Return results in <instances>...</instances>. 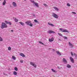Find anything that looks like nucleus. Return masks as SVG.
<instances>
[{"instance_id":"nucleus-39","label":"nucleus","mask_w":77,"mask_h":77,"mask_svg":"<svg viewBox=\"0 0 77 77\" xmlns=\"http://www.w3.org/2000/svg\"><path fill=\"white\" fill-rule=\"evenodd\" d=\"M57 68L58 69H60V67H59V66H57Z\"/></svg>"},{"instance_id":"nucleus-9","label":"nucleus","mask_w":77,"mask_h":77,"mask_svg":"<svg viewBox=\"0 0 77 77\" xmlns=\"http://www.w3.org/2000/svg\"><path fill=\"white\" fill-rule=\"evenodd\" d=\"M31 21L30 20L28 21L25 22L26 24L28 26L29 25V23H31Z\"/></svg>"},{"instance_id":"nucleus-31","label":"nucleus","mask_w":77,"mask_h":77,"mask_svg":"<svg viewBox=\"0 0 77 77\" xmlns=\"http://www.w3.org/2000/svg\"><path fill=\"white\" fill-rule=\"evenodd\" d=\"M8 50H11V48L10 47H9L8 48Z\"/></svg>"},{"instance_id":"nucleus-6","label":"nucleus","mask_w":77,"mask_h":77,"mask_svg":"<svg viewBox=\"0 0 77 77\" xmlns=\"http://www.w3.org/2000/svg\"><path fill=\"white\" fill-rule=\"evenodd\" d=\"M48 33L50 34L51 33H55V32L53 31L49 30L48 31Z\"/></svg>"},{"instance_id":"nucleus-35","label":"nucleus","mask_w":77,"mask_h":77,"mask_svg":"<svg viewBox=\"0 0 77 77\" xmlns=\"http://www.w3.org/2000/svg\"><path fill=\"white\" fill-rule=\"evenodd\" d=\"M71 54L72 55V56H73V53H72V52H71Z\"/></svg>"},{"instance_id":"nucleus-40","label":"nucleus","mask_w":77,"mask_h":77,"mask_svg":"<svg viewBox=\"0 0 77 77\" xmlns=\"http://www.w3.org/2000/svg\"><path fill=\"white\" fill-rule=\"evenodd\" d=\"M11 31L12 32H14V31H13V30H11Z\"/></svg>"},{"instance_id":"nucleus-16","label":"nucleus","mask_w":77,"mask_h":77,"mask_svg":"<svg viewBox=\"0 0 77 77\" xmlns=\"http://www.w3.org/2000/svg\"><path fill=\"white\" fill-rule=\"evenodd\" d=\"M48 24H49V25L52 26V27H54V25L52 23H50L49 22H48Z\"/></svg>"},{"instance_id":"nucleus-5","label":"nucleus","mask_w":77,"mask_h":77,"mask_svg":"<svg viewBox=\"0 0 77 77\" xmlns=\"http://www.w3.org/2000/svg\"><path fill=\"white\" fill-rule=\"evenodd\" d=\"M30 65H31L33 66H34L35 68H36V64H35L33 63L32 62H30Z\"/></svg>"},{"instance_id":"nucleus-2","label":"nucleus","mask_w":77,"mask_h":77,"mask_svg":"<svg viewBox=\"0 0 77 77\" xmlns=\"http://www.w3.org/2000/svg\"><path fill=\"white\" fill-rule=\"evenodd\" d=\"M31 2L33 3L34 6H36L37 8H39V5H38V4L36 2H35L34 0H31Z\"/></svg>"},{"instance_id":"nucleus-26","label":"nucleus","mask_w":77,"mask_h":77,"mask_svg":"<svg viewBox=\"0 0 77 77\" xmlns=\"http://www.w3.org/2000/svg\"><path fill=\"white\" fill-rule=\"evenodd\" d=\"M51 70L53 72H56V70H55L53 69H52Z\"/></svg>"},{"instance_id":"nucleus-34","label":"nucleus","mask_w":77,"mask_h":77,"mask_svg":"<svg viewBox=\"0 0 77 77\" xmlns=\"http://www.w3.org/2000/svg\"><path fill=\"white\" fill-rule=\"evenodd\" d=\"M64 39H68V38H67L66 36H64Z\"/></svg>"},{"instance_id":"nucleus-3","label":"nucleus","mask_w":77,"mask_h":77,"mask_svg":"<svg viewBox=\"0 0 77 77\" xmlns=\"http://www.w3.org/2000/svg\"><path fill=\"white\" fill-rule=\"evenodd\" d=\"M60 30H61L62 32H67L69 33L68 31L67 30V29H63L60 28Z\"/></svg>"},{"instance_id":"nucleus-19","label":"nucleus","mask_w":77,"mask_h":77,"mask_svg":"<svg viewBox=\"0 0 77 77\" xmlns=\"http://www.w3.org/2000/svg\"><path fill=\"white\" fill-rule=\"evenodd\" d=\"M54 8L55 9L56 11H59V9H58V8H57V7H54Z\"/></svg>"},{"instance_id":"nucleus-8","label":"nucleus","mask_w":77,"mask_h":77,"mask_svg":"<svg viewBox=\"0 0 77 77\" xmlns=\"http://www.w3.org/2000/svg\"><path fill=\"white\" fill-rule=\"evenodd\" d=\"M63 62L65 64L67 63V61H66V60L65 58H63Z\"/></svg>"},{"instance_id":"nucleus-20","label":"nucleus","mask_w":77,"mask_h":77,"mask_svg":"<svg viewBox=\"0 0 77 77\" xmlns=\"http://www.w3.org/2000/svg\"><path fill=\"white\" fill-rule=\"evenodd\" d=\"M67 68H71V65H69V64H67Z\"/></svg>"},{"instance_id":"nucleus-17","label":"nucleus","mask_w":77,"mask_h":77,"mask_svg":"<svg viewBox=\"0 0 77 77\" xmlns=\"http://www.w3.org/2000/svg\"><path fill=\"white\" fill-rule=\"evenodd\" d=\"M20 55L21 56H22V57H25V55L24 54H23V53H20Z\"/></svg>"},{"instance_id":"nucleus-42","label":"nucleus","mask_w":77,"mask_h":77,"mask_svg":"<svg viewBox=\"0 0 77 77\" xmlns=\"http://www.w3.org/2000/svg\"><path fill=\"white\" fill-rule=\"evenodd\" d=\"M25 1H26V0H24Z\"/></svg>"},{"instance_id":"nucleus-12","label":"nucleus","mask_w":77,"mask_h":77,"mask_svg":"<svg viewBox=\"0 0 77 77\" xmlns=\"http://www.w3.org/2000/svg\"><path fill=\"white\" fill-rule=\"evenodd\" d=\"M12 5L13 6H14V7H16V6H17V4L14 2H13Z\"/></svg>"},{"instance_id":"nucleus-25","label":"nucleus","mask_w":77,"mask_h":77,"mask_svg":"<svg viewBox=\"0 0 77 77\" xmlns=\"http://www.w3.org/2000/svg\"><path fill=\"white\" fill-rule=\"evenodd\" d=\"M29 26H30L31 27H32L33 26V24L32 23H30L29 24Z\"/></svg>"},{"instance_id":"nucleus-21","label":"nucleus","mask_w":77,"mask_h":77,"mask_svg":"<svg viewBox=\"0 0 77 77\" xmlns=\"http://www.w3.org/2000/svg\"><path fill=\"white\" fill-rule=\"evenodd\" d=\"M19 23L22 26H24V23L23 22H19Z\"/></svg>"},{"instance_id":"nucleus-1","label":"nucleus","mask_w":77,"mask_h":77,"mask_svg":"<svg viewBox=\"0 0 77 77\" xmlns=\"http://www.w3.org/2000/svg\"><path fill=\"white\" fill-rule=\"evenodd\" d=\"M8 27V26L5 23L2 22L1 26V28L2 29H3L4 28H7Z\"/></svg>"},{"instance_id":"nucleus-13","label":"nucleus","mask_w":77,"mask_h":77,"mask_svg":"<svg viewBox=\"0 0 77 77\" xmlns=\"http://www.w3.org/2000/svg\"><path fill=\"white\" fill-rule=\"evenodd\" d=\"M54 40V38H52L51 39H49V41L50 42H52Z\"/></svg>"},{"instance_id":"nucleus-23","label":"nucleus","mask_w":77,"mask_h":77,"mask_svg":"<svg viewBox=\"0 0 77 77\" xmlns=\"http://www.w3.org/2000/svg\"><path fill=\"white\" fill-rule=\"evenodd\" d=\"M12 58L14 60H15L16 59V58L15 57V56H13L12 57Z\"/></svg>"},{"instance_id":"nucleus-37","label":"nucleus","mask_w":77,"mask_h":77,"mask_svg":"<svg viewBox=\"0 0 77 77\" xmlns=\"http://www.w3.org/2000/svg\"><path fill=\"white\" fill-rule=\"evenodd\" d=\"M72 14H76V13L74 12H72Z\"/></svg>"},{"instance_id":"nucleus-14","label":"nucleus","mask_w":77,"mask_h":77,"mask_svg":"<svg viewBox=\"0 0 77 77\" xmlns=\"http://www.w3.org/2000/svg\"><path fill=\"white\" fill-rule=\"evenodd\" d=\"M13 19H14L16 23H17V22L18 21V19H16V18H15V17H13Z\"/></svg>"},{"instance_id":"nucleus-28","label":"nucleus","mask_w":77,"mask_h":77,"mask_svg":"<svg viewBox=\"0 0 77 77\" xmlns=\"http://www.w3.org/2000/svg\"><path fill=\"white\" fill-rule=\"evenodd\" d=\"M44 6H45V7H48V5H47V4H43Z\"/></svg>"},{"instance_id":"nucleus-29","label":"nucleus","mask_w":77,"mask_h":77,"mask_svg":"<svg viewBox=\"0 0 77 77\" xmlns=\"http://www.w3.org/2000/svg\"><path fill=\"white\" fill-rule=\"evenodd\" d=\"M14 70L15 71H18V68L17 67H15L14 68Z\"/></svg>"},{"instance_id":"nucleus-33","label":"nucleus","mask_w":77,"mask_h":77,"mask_svg":"<svg viewBox=\"0 0 77 77\" xmlns=\"http://www.w3.org/2000/svg\"><path fill=\"white\" fill-rule=\"evenodd\" d=\"M39 43H40V44H42L43 45H44V43H42V42H39Z\"/></svg>"},{"instance_id":"nucleus-36","label":"nucleus","mask_w":77,"mask_h":77,"mask_svg":"<svg viewBox=\"0 0 77 77\" xmlns=\"http://www.w3.org/2000/svg\"><path fill=\"white\" fill-rule=\"evenodd\" d=\"M74 56H75V57H77V55L75 53H74Z\"/></svg>"},{"instance_id":"nucleus-27","label":"nucleus","mask_w":77,"mask_h":77,"mask_svg":"<svg viewBox=\"0 0 77 77\" xmlns=\"http://www.w3.org/2000/svg\"><path fill=\"white\" fill-rule=\"evenodd\" d=\"M34 21H35V23H39V22H38V20H35Z\"/></svg>"},{"instance_id":"nucleus-38","label":"nucleus","mask_w":77,"mask_h":77,"mask_svg":"<svg viewBox=\"0 0 77 77\" xmlns=\"http://www.w3.org/2000/svg\"><path fill=\"white\" fill-rule=\"evenodd\" d=\"M20 62L21 63H23V61L22 60H20Z\"/></svg>"},{"instance_id":"nucleus-22","label":"nucleus","mask_w":77,"mask_h":77,"mask_svg":"<svg viewBox=\"0 0 77 77\" xmlns=\"http://www.w3.org/2000/svg\"><path fill=\"white\" fill-rule=\"evenodd\" d=\"M13 74L14 75H17V72L15 71L14 72Z\"/></svg>"},{"instance_id":"nucleus-10","label":"nucleus","mask_w":77,"mask_h":77,"mask_svg":"<svg viewBox=\"0 0 77 77\" xmlns=\"http://www.w3.org/2000/svg\"><path fill=\"white\" fill-rule=\"evenodd\" d=\"M70 59L72 63H74V59H73L72 57H70Z\"/></svg>"},{"instance_id":"nucleus-11","label":"nucleus","mask_w":77,"mask_h":77,"mask_svg":"<svg viewBox=\"0 0 77 77\" xmlns=\"http://www.w3.org/2000/svg\"><path fill=\"white\" fill-rule=\"evenodd\" d=\"M69 46H70V47H71V48H72V47H73V45L71 44V42H69Z\"/></svg>"},{"instance_id":"nucleus-18","label":"nucleus","mask_w":77,"mask_h":77,"mask_svg":"<svg viewBox=\"0 0 77 77\" xmlns=\"http://www.w3.org/2000/svg\"><path fill=\"white\" fill-rule=\"evenodd\" d=\"M6 3V0H4V2L3 3V5H5Z\"/></svg>"},{"instance_id":"nucleus-15","label":"nucleus","mask_w":77,"mask_h":77,"mask_svg":"<svg viewBox=\"0 0 77 77\" xmlns=\"http://www.w3.org/2000/svg\"><path fill=\"white\" fill-rule=\"evenodd\" d=\"M56 53L58 55H59V56H61V54L59 51H57Z\"/></svg>"},{"instance_id":"nucleus-7","label":"nucleus","mask_w":77,"mask_h":77,"mask_svg":"<svg viewBox=\"0 0 77 77\" xmlns=\"http://www.w3.org/2000/svg\"><path fill=\"white\" fill-rule=\"evenodd\" d=\"M5 22L6 24H9L10 25H12V23L11 22H8L6 21H5Z\"/></svg>"},{"instance_id":"nucleus-32","label":"nucleus","mask_w":77,"mask_h":77,"mask_svg":"<svg viewBox=\"0 0 77 77\" xmlns=\"http://www.w3.org/2000/svg\"><path fill=\"white\" fill-rule=\"evenodd\" d=\"M67 6H70V4H69V3H68L67 4Z\"/></svg>"},{"instance_id":"nucleus-4","label":"nucleus","mask_w":77,"mask_h":77,"mask_svg":"<svg viewBox=\"0 0 77 77\" xmlns=\"http://www.w3.org/2000/svg\"><path fill=\"white\" fill-rule=\"evenodd\" d=\"M52 17H54L55 18H58V16L57 14H54L53 13L52 14Z\"/></svg>"},{"instance_id":"nucleus-24","label":"nucleus","mask_w":77,"mask_h":77,"mask_svg":"<svg viewBox=\"0 0 77 77\" xmlns=\"http://www.w3.org/2000/svg\"><path fill=\"white\" fill-rule=\"evenodd\" d=\"M58 34L59 35V36H62V37L63 36L60 33H58Z\"/></svg>"},{"instance_id":"nucleus-41","label":"nucleus","mask_w":77,"mask_h":77,"mask_svg":"<svg viewBox=\"0 0 77 77\" xmlns=\"http://www.w3.org/2000/svg\"><path fill=\"white\" fill-rule=\"evenodd\" d=\"M0 1H2V0H0Z\"/></svg>"},{"instance_id":"nucleus-30","label":"nucleus","mask_w":77,"mask_h":77,"mask_svg":"<svg viewBox=\"0 0 77 77\" xmlns=\"http://www.w3.org/2000/svg\"><path fill=\"white\" fill-rule=\"evenodd\" d=\"M3 41V39L2 38V37L0 36V41Z\"/></svg>"}]
</instances>
